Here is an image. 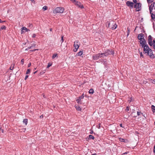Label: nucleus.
<instances>
[{"instance_id":"58836bf2","label":"nucleus","mask_w":155,"mask_h":155,"mask_svg":"<svg viewBox=\"0 0 155 155\" xmlns=\"http://www.w3.org/2000/svg\"><path fill=\"white\" fill-rule=\"evenodd\" d=\"M21 64L23 65L24 63V59H22L21 60Z\"/></svg>"},{"instance_id":"13d9d810","label":"nucleus","mask_w":155,"mask_h":155,"mask_svg":"<svg viewBox=\"0 0 155 155\" xmlns=\"http://www.w3.org/2000/svg\"><path fill=\"white\" fill-rule=\"evenodd\" d=\"M32 26H32V24H29V27H32Z\"/></svg>"},{"instance_id":"412c9836","label":"nucleus","mask_w":155,"mask_h":155,"mask_svg":"<svg viewBox=\"0 0 155 155\" xmlns=\"http://www.w3.org/2000/svg\"><path fill=\"white\" fill-rule=\"evenodd\" d=\"M23 122L25 124V125H27L28 123V119H25L23 121Z\"/></svg>"},{"instance_id":"6e6d98bb","label":"nucleus","mask_w":155,"mask_h":155,"mask_svg":"<svg viewBox=\"0 0 155 155\" xmlns=\"http://www.w3.org/2000/svg\"><path fill=\"white\" fill-rule=\"evenodd\" d=\"M132 100V99H131V100H128V102L129 103H130V102H131V101H133Z\"/></svg>"},{"instance_id":"603ef678","label":"nucleus","mask_w":155,"mask_h":155,"mask_svg":"<svg viewBox=\"0 0 155 155\" xmlns=\"http://www.w3.org/2000/svg\"><path fill=\"white\" fill-rule=\"evenodd\" d=\"M31 63H29L28 65V67H30V66H31Z\"/></svg>"},{"instance_id":"5701e85b","label":"nucleus","mask_w":155,"mask_h":155,"mask_svg":"<svg viewBox=\"0 0 155 155\" xmlns=\"http://www.w3.org/2000/svg\"><path fill=\"white\" fill-rule=\"evenodd\" d=\"M83 54V52L82 51H80L78 52V53L77 54L78 56H81Z\"/></svg>"},{"instance_id":"a18cd8bd","label":"nucleus","mask_w":155,"mask_h":155,"mask_svg":"<svg viewBox=\"0 0 155 155\" xmlns=\"http://www.w3.org/2000/svg\"><path fill=\"white\" fill-rule=\"evenodd\" d=\"M73 3H74V2H76V0H70Z\"/></svg>"},{"instance_id":"423d86ee","label":"nucleus","mask_w":155,"mask_h":155,"mask_svg":"<svg viewBox=\"0 0 155 155\" xmlns=\"http://www.w3.org/2000/svg\"><path fill=\"white\" fill-rule=\"evenodd\" d=\"M74 3L76 5L81 8H84V6L82 5H81V3L80 2H78L76 1V2H74Z\"/></svg>"},{"instance_id":"b1692460","label":"nucleus","mask_w":155,"mask_h":155,"mask_svg":"<svg viewBox=\"0 0 155 155\" xmlns=\"http://www.w3.org/2000/svg\"><path fill=\"white\" fill-rule=\"evenodd\" d=\"M6 28V27L5 25H3L2 26V27L0 28V30H2L3 29H5Z\"/></svg>"},{"instance_id":"9d476101","label":"nucleus","mask_w":155,"mask_h":155,"mask_svg":"<svg viewBox=\"0 0 155 155\" xmlns=\"http://www.w3.org/2000/svg\"><path fill=\"white\" fill-rule=\"evenodd\" d=\"M141 4L140 3H137V8L138 10L137 11H139L141 9Z\"/></svg>"},{"instance_id":"4be33fe9","label":"nucleus","mask_w":155,"mask_h":155,"mask_svg":"<svg viewBox=\"0 0 155 155\" xmlns=\"http://www.w3.org/2000/svg\"><path fill=\"white\" fill-rule=\"evenodd\" d=\"M151 108L153 110V113H154L155 112V106L153 105H152L151 107Z\"/></svg>"},{"instance_id":"49530a36","label":"nucleus","mask_w":155,"mask_h":155,"mask_svg":"<svg viewBox=\"0 0 155 155\" xmlns=\"http://www.w3.org/2000/svg\"><path fill=\"white\" fill-rule=\"evenodd\" d=\"M100 127H101V124H98V125L97 126V127L98 128V129H100Z\"/></svg>"},{"instance_id":"774afa93","label":"nucleus","mask_w":155,"mask_h":155,"mask_svg":"<svg viewBox=\"0 0 155 155\" xmlns=\"http://www.w3.org/2000/svg\"><path fill=\"white\" fill-rule=\"evenodd\" d=\"M127 152H125V153H124V154H127Z\"/></svg>"},{"instance_id":"de8ad7c7","label":"nucleus","mask_w":155,"mask_h":155,"mask_svg":"<svg viewBox=\"0 0 155 155\" xmlns=\"http://www.w3.org/2000/svg\"><path fill=\"white\" fill-rule=\"evenodd\" d=\"M36 36V35H35V34H33V35H32V38H35V37Z\"/></svg>"},{"instance_id":"ddd939ff","label":"nucleus","mask_w":155,"mask_h":155,"mask_svg":"<svg viewBox=\"0 0 155 155\" xmlns=\"http://www.w3.org/2000/svg\"><path fill=\"white\" fill-rule=\"evenodd\" d=\"M75 107L77 110L81 111V109L80 107L78 105H75Z\"/></svg>"},{"instance_id":"79ce46f5","label":"nucleus","mask_w":155,"mask_h":155,"mask_svg":"<svg viewBox=\"0 0 155 155\" xmlns=\"http://www.w3.org/2000/svg\"><path fill=\"white\" fill-rule=\"evenodd\" d=\"M1 131L2 133H3L4 132V130L3 129H2V127H0V131Z\"/></svg>"},{"instance_id":"7c9ffc66","label":"nucleus","mask_w":155,"mask_h":155,"mask_svg":"<svg viewBox=\"0 0 155 155\" xmlns=\"http://www.w3.org/2000/svg\"><path fill=\"white\" fill-rule=\"evenodd\" d=\"M147 1L148 3H151L153 1V0H147Z\"/></svg>"},{"instance_id":"1a4fd4ad","label":"nucleus","mask_w":155,"mask_h":155,"mask_svg":"<svg viewBox=\"0 0 155 155\" xmlns=\"http://www.w3.org/2000/svg\"><path fill=\"white\" fill-rule=\"evenodd\" d=\"M100 58L98 54H96L94 55L93 56V58L94 60H97Z\"/></svg>"},{"instance_id":"e433bc0d","label":"nucleus","mask_w":155,"mask_h":155,"mask_svg":"<svg viewBox=\"0 0 155 155\" xmlns=\"http://www.w3.org/2000/svg\"><path fill=\"white\" fill-rule=\"evenodd\" d=\"M51 65H52V64H50L49 63L48 64V66H47V68H49V67L51 66Z\"/></svg>"},{"instance_id":"f03ea898","label":"nucleus","mask_w":155,"mask_h":155,"mask_svg":"<svg viewBox=\"0 0 155 155\" xmlns=\"http://www.w3.org/2000/svg\"><path fill=\"white\" fill-rule=\"evenodd\" d=\"M64 11V8L62 7H58L56 8L53 11L54 14L57 13H62Z\"/></svg>"},{"instance_id":"6e6552de","label":"nucleus","mask_w":155,"mask_h":155,"mask_svg":"<svg viewBox=\"0 0 155 155\" xmlns=\"http://www.w3.org/2000/svg\"><path fill=\"white\" fill-rule=\"evenodd\" d=\"M137 38L139 40L144 39V34L142 33L139 34L138 35Z\"/></svg>"},{"instance_id":"39448f33","label":"nucleus","mask_w":155,"mask_h":155,"mask_svg":"<svg viewBox=\"0 0 155 155\" xmlns=\"http://www.w3.org/2000/svg\"><path fill=\"white\" fill-rule=\"evenodd\" d=\"M126 5L127 6L133 8L134 5V3L132 2L128 1L126 2Z\"/></svg>"},{"instance_id":"c03bdc74","label":"nucleus","mask_w":155,"mask_h":155,"mask_svg":"<svg viewBox=\"0 0 155 155\" xmlns=\"http://www.w3.org/2000/svg\"><path fill=\"white\" fill-rule=\"evenodd\" d=\"M28 75H26L25 77V80H26L27 79V78H28Z\"/></svg>"},{"instance_id":"052dcab7","label":"nucleus","mask_w":155,"mask_h":155,"mask_svg":"<svg viewBox=\"0 0 155 155\" xmlns=\"http://www.w3.org/2000/svg\"><path fill=\"white\" fill-rule=\"evenodd\" d=\"M43 115H41L40 116V118H42L43 117Z\"/></svg>"},{"instance_id":"473e14b6","label":"nucleus","mask_w":155,"mask_h":155,"mask_svg":"<svg viewBox=\"0 0 155 155\" xmlns=\"http://www.w3.org/2000/svg\"><path fill=\"white\" fill-rule=\"evenodd\" d=\"M130 32V29L129 28H127V36H128V35H129V33Z\"/></svg>"},{"instance_id":"0e129e2a","label":"nucleus","mask_w":155,"mask_h":155,"mask_svg":"<svg viewBox=\"0 0 155 155\" xmlns=\"http://www.w3.org/2000/svg\"><path fill=\"white\" fill-rule=\"evenodd\" d=\"M91 155H97L96 153L92 154Z\"/></svg>"},{"instance_id":"c756f323","label":"nucleus","mask_w":155,"mask_h":155,"mask_svg":"<svg viewBox=\"0 0 155 155\" xmlns=\"http://www.w3.org/2000/svg\"><path fill=\"white\" fill-rule=\"evenodd\" d=\"M48 8L47 6H44L43 7L42 9L44 11H45V10H47Z\"/></svg>"},{"instance_id":"f704fd0d","label":"nucleus","mask_w":155,"mask_h":155,"mask_svg":"<svg viewBox=\"0 0 155 155\" xmlns=\"http://www.w3.org/2000/svg\"><path fill=\"white\" fill-rule=\"evenodd\" d=\"M153 8H149V10H150V14H151L152 13H152V10H153Z\"/></svg>"},{"instance_id":"bf43d9fd","label":"nucleus","mask_w":155,"mask_h":155,"mask_svg":"<svg viewBox=\"0 0 155 155\" xmlns=\"http://www.w3.org/2000/svg\"><path fill=\"white\" fill-rule=\"evenodd\" d=\"M93 133V130H92L90 132V134H92Z\"/></svg>"},{"instance_id":"0eeeda50","label":"nucleus","mask_w":155,"mask_h":155,"mask_svg":"<svg viewBox=\"0 0 155 155\" xmlns=\"http://www.w3.org/2000/svg\"><path fill=\"white\" fill-rule=\"evenodd\" d=\"M148 38V44L150 46H152V37L150 35L149 36Z\"/></svg>"},{"instance_id":"393cba45","label":"nucleus","mask_w":155,"mask_h":155,"mask_svg":"<svg viewBox=\"0 0 155 155\" xmlns=\"http://www.w3.org/2000/svg\"><path fill=\"white\" fill-rule=\"evenodd\" d=\"M89 139H92L93 140L94 139V137L92 135H89Z\"/></svg>"},{"instance_id":"6ab92c4d","label":"nucleus","mask_w":155,"mask_h":155,"mask_svg":"<svg viewBox=\"0 0 155 155\" xmlns=\"http://www.w3.org/2000/svg\"><path fill=\"white\" fill-rule=\"evenodd\" d=\"M94 93V90L92 88H91L89 91V93L90 94H93Z\"/></svg>"},{"instance_id":"a878e982","label":"nucleus","mask_w":155,"mask_h":155,"mask_svg":"<svg viewBox=\"0 0 155 155\" xmlns=\"http://www.w3.org/2000/svg\"><path fill=\"white\" fill-rule=\"evenodd\" d=\"M14 64H12L11 67L10 68V69L11 70H12L14 68Z\"/></svg>"},{"instance_id":"2f4dec72","label":"nucleus","mask_w":155,"mask_h":155,"mask_svg":"<svg viewBox=\"0 0 155 155\" xmlns=\"http://www.w3.org/2000/svg\"><path fill=\"white\" fill-rule=\"evenodd\" d=\"M141 46H142V48H144L146 46H147V45L146 44H141Z\"/></svg>"},{"instance_id":"a211bd4d","label":"nucleus","mask_w":155,"mask_h":155,"mask_svg":"<svg viewBox=\"0 0 155 155\" xmlns=\"http://www.w3.org/2000/svg\"><path fill=\"white\" fill-rule=\"evenodd\" d=\"M98 54L100 58H101V57H103V56H105L104 53H99Z\"/></svg>"},{"instance_id":"7ed1b4c3","label":"nucleus","mask_w":155,"mask_h":155,"mask_svg":"<svg viewBox=\"0 0 155 155\" xmlns=\"http://www.w3.org/2000/svg\"><path fill=\"white\" fill-rule=\"evenodd\" d=\"M104 54L105 56H108L109 55L114 54V51H113L111 50L107 49L104 52Z\"/></svg>"},{"instance_id":"5fc2aeb1","label":"nucleus","mask_w":155,"mask_h":155,"mask_svg":"<svg viewBox=\"0 0 155 155\" xmlns=\"http://www.w3.org/2000/svg\"><path fill=\"white\" fill-rule=\"evenodd\" d=\"M153 152L154 153H155V145L154 146V149H153Z\"/></svg>"},{"instance_id":"c85d7f7f","label":"nucleus","mask_w":155,"mask_h":155,"mask_svg":"<svg viewBox=\"0 0 155 155\" xmlns=\"http://www.w3.org/2000/svg\"><path fill=\"white\" fill-rule=\"evenodd\" d=\"M31 70L30 69H28L26 71V74H29Z\"/></svg>"},{"instance_id":"2eb2a0df","label":"nucleus","mask_w":155,"mask_h":155,"mask_svg":"<svg viewBox=\"0 0 155 155\" xmlns=\"http://www.w3.org/2000/svg\"><path fill=\"white\" fill-rule=\"evenodd\" d=\"M119 140L121 142H124V143L126 142V140L125 139L122 138H119Z\"/></svg>"},{"instance_id":"9b49d317","label":"nucleus","mask_w":155,"mask_h":155,"mask_svg":"<svg viewBox=\"0 0 155 155\" xmlns=\"http://www.w3.org/2000/svg\"><path fill=\"white\" fill-rule=\"evenodd\" d=\"M140 44H146V41L145 40V39L144 38L140 40Z\"/></svg>"},{"instance_id":"680f3d73","label":"nucleus","mask_w":155,"mask_h":155,"mask_svg":"<svg viewBox=\"0 0 155 155\" xmlns=\"http://www.w3.org/2000/svg\"><path fill=\"white\" fill-rule=\"evenodd\" d=\"M153 44H155V40H153Z\"/></svg>"},{"instance_id":"09e8293b","label":"nucleus","mask_w":155,"mask_h":155,"mask_svg":"<svg viewBox=\"0 0 155 155\" xmlns=\"http://www.w3.org/2000/svg\"><path fill=\"white\" fill-rule=\"evenodd\" d=\"M133 1L135 3V4H136V3H137V0H133Z\"/></svg>"},{"instance_id":"8fccbe9b","label":"nucleus","mask_w":155,"mask_h":155,"mask_svg":"<svg viewBox=\"0 0 155 155\" xmlns=\"http://www.w3.org/2000/svg\"><path fill=\"white\" fill-rule=\"evenodd\" d=\"M141 113L140 112H139L138 111L137 112V115H138V116Z\"/></svg>"},{"instance_id":"37998d69","label":"nucleus","mask_w":155,"mask_h":155,"mask_svg":"<svg viewBox=\"0 0 155 155\" xmlns=\"http://www.w3.org/2000/svg\"><path fill=\"white\" fill-rule=\"evenodd\" d=\"M134 8H136L137 9V3L135 4L134 5Z\"/></svg>"},{"instance_id":"aec40b11","label":"nucleus","mask_w":155,"mask_h":155,"mask_svg":"<svg viewBox=\"0 0 155 155\" xmlns=\"http://www.w3.org/2000/svg\"><path fill=\"white\" fill-rule=\"evenodd\" d=\"M22 30H26V31H30V30L29 29L26 28L25 27H22Z\"/></svg>"},{"instance_id":"3c124183","label":"nucleus","mask_w":155,"mask_h":155,"mask_svg":"<svg viewBox=\"0 0 155 155\" xmlns=\"http://www.w3.org/2000/svg\"><path fill=\"white\" fill-rule=\"evenodd\" d=\"M120 126L121 127H122L123 128H124V127H123L122 126V124H120Z\"/></svg>"},{"instance_id":"dca6fc26","label":"nucleus","mask_w":155,"mask_h":155,"mask_svg":"<svg viewBox=\"0 0 155 155\" xmlns=\"http://www.w3.org/2000/svg\"><path fill=\"white\" fill-rule=\"evenodd\" d=\"M151 19L154 21H155V15L153 13L151 14Z\"/></svg>"},{"instance_id":"4c0bfd02","label":"nucleus","mask_w":155,"mask_h":155,"mask_svg":"<svg viewBox=\"0 0 155 155\" xmlns=\"http://www.w3.org/2000/svg\"><path fill=\"white\" fill-rule=\"evenodd\" d=\"M129 110V107L128 106L126 107V109L125 110V111H128Z\"/></svg>"},{"instance_id":"a19ab883","label":"nucleus","mask_w":155,"mask_h":155,"mask_svg":"<svg viewBox=\"0 0 155 155\" xmlns=\"http://www.w3.org/2000/svg\"><path fill=\"white\" fill-rule=\"evenodd\" d=\"M61 43L64 41L63 36H62L61 37Z\"/></svg>"},{"instance_id":"bb28decb","label":"nucleus","mask_w":155,"mask_h":155,"mask_svg":"<svg viewBox=\"0 0 155 155\" xmlns=\"http://www.w3.org/2000/svg\"><path fill=\"white\" fill-rule=\"evenodd\" d=\"M84 94H83L81 96L79 97L78 98L80 99V100H81V99H83L84 98Z\"/></svg>"},{"instance_id":"c9c22d12","label":"nucleus","mask_w":155,"mask_h":155,"mask_svg":"<svg viewBox=\"0 0 155 155\" xmlns=\"http://www.w3.org/2000/svg\"><path fill=\"white\" fill-rule=\"evenodd\" d=\"M32 46L28 47V48H26L25 49V50H28L30 49H31L32 48Z\"/></svg>"},{"instance_id":"69168bd1","label":"nucleus","mask_w":155,"mask_h":155,"mask_svg":"<svg viewBox=\"0 0 155 155\" xmlns=\"http://www.w3.org/2000/svg\"><path fill=\"white\" fill-rule=\"evenodd\" d=\"M153 83L154 84H155V79H154L153 80Z\"/></svg>"},{"instance_id":"72a5a7b5","label":"nucleus","mask_w":155,"mask_h":155,"mask_svg":"<svg viewBox=\"0 0 155 155\" xmlns=\"http://www.w3.org/2000/svg\"><path fill=\"white\" fill-rule=\"evenodd\" d=\"M38 50V49H34V50H30L29 51L30 52H32L35 51H36L37 50Z\"/></svg>"},{"instance_id":"338daca9","label":"nucleus","mask_w":155,"mask_h":155,"mask_svg":"<svg viewBox=\"0 0 155 155\" xmlns=\"http://www.w3.org/2000/svg\"><path fill=\"white\" fill-rule=\"evenodd\" d=\"M52 28H50V31H52Z\"/></svg>"},{"instance_id":"f8f14e48","label":"nucleus","mask_w":155,"mask_h":155,"mask_svg":"<svg viewBox=\"0 0 155 155\" xmlns=\"http://www.w3.org/2000/svg\"><path fill=\"white\" fill-rule=\"evenodd\" d=\"M110 22L107 21V22L106 24V27H107V28L111 27H112V26H110Z\"/></svg>"},{"instance_id":"f257e3e1","label":"nucleus","mask_w":155,"mask_h":155,"mask_svg":"<svg viewBox=\"0 0 155 155\" xmlns=\"http://www.w3.org/2000/svg\"><path fill=\"white\" fill-rule=\"evenodd\" d=\"M143 53L144 54H147V55L150 56V58H154V55L153 54L152 50L149 48L148 45L146 46L143 48Z\"/></svg>"},{"instance_id":"4468645a","label":"nucleus","mask_w":155,"mask_h":155,"mask_svg":"<svg viewBox=\"0 0 155 155\" xmlns=\"http://www.w3.org/2000/svg\"><path fill=\"white\" fill-rule=\"evenodd\" d=\"M77 99L76 100V101L78 104H81L82 103L81 101L78 98H77Z\"/></svg>"},{"instance_id":"f3484780","label":"nucleus","mask_w":155,"mask_h":155,"mask_svg":"<svg viewBox=\"0 0 155 155\" xmlns=\"http://www.w3.org/2000/svg\"><path fill=\"white\" fill-rule=\"evenodd\" d=\"M117 27V25L115 23L113 25V27H111L110 28L112 30H114Z\"/></svg>"},{"instance_id":"4d7b16f0","label":"nucleus","mask_w":155,"mask_h":155,"mask_svg":"<svg viewBox=\"0 0 155 155\" xmlns=\"http://www.w3.org/2000/svg\"><path fill=\"white\" fill-rule=\"evenodd\" d=\"M152 45H153L154 48H155V44H152Z\"/></svg>"},{"instance_id":"cd10ccee","label":"nucleus","mask_w":155,"mask_h":155,"mask_svg":"<svg viewBox=\"0 0 155 155\" xmlns=\"http://www.w3.org/2000/svg\"><path fill=\"white\" fill-rule=\"evenodd\" d=\"M56 57H58L57 54H54L53 55L52 58L53 59H54Z\"/></svg>"},{"instance_id":"864d4df0","label":"nucleus","mask_w":155,"mask_h":155,"mask_svg":"<svg viewBox=\"0 0 155 155\" xmlns=\"http://www.w3.org/2000/svg\"><path fill=\"white\" fill-rule=\"evenodd\" d=\"M5 21H2L1 19H0V23H2L5 22Z\"/></svg>"},{"instance_id":"20e7f679","label":"nucleus","mask_w":155,"mask_h":155,"mask_svg":"<svg viewBox=\"0 0 155 155\" xmlns=\"http://www.w3.org/2000/svg\"><path fill=\"white\" fill-rule=\"evenodd\" d=\"M78 42L77 41H75L74 42V47L75 48V49H74V52H76L77 51L78 49L79 45H78Z\"/></svg>"},{"instance_id":"ea45409f","label":"nucleus","mask_w":155,"mask_h":155,"mask_svg":"<svg viewBox=\"0 0 155 155\" xmlns=\"http://www.w3.org/2000/svg\"><path fill=\"white\" fill-rule=\"evenodd\" d=\"M140 56L141 58V57H142V58H144L143 55V54L142 53V52H141L140 53Z\"/></svg>"},{"instance_id":"e2e57ef3","label":"nucleus","mask_w":155,"mask_h":155,"mask_svg":"<svg viewBox=\"0 0 155 155\" xmlns=\"http://www.w3.org/2000/svg\"><path fill=\"white\" fill-rule=\"evenodd\" d=\"M26 130V129L25 128V129H23V131L24 132H25V131Z\"/></svg>"}]
</instances>
